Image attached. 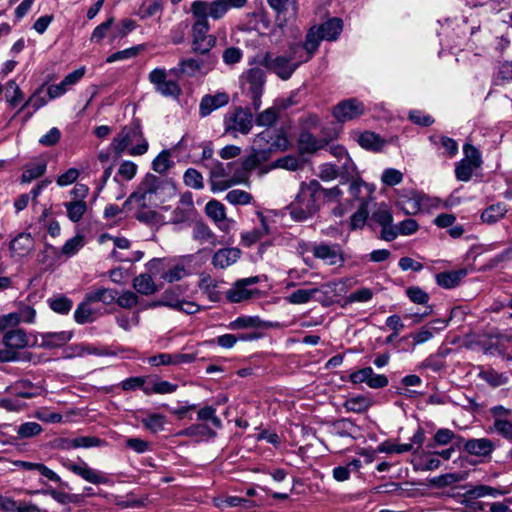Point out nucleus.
Instances as JSON below:
<instances>
[{
	"label": "nucleus",
	"instance_id": "1",
	"mask_svg": "<svg viewBox=\"0 0 512 512\" xmlns=\"http://www.w3.org/2000/svg\"><path fill=\"white\" fill-rule=\"evenodd\" d=\"M173 191V187L168 183L147 174L128 200L140 208H156L166 202Z\"/></svg>",
	"mask_w": 512,
	"mask_h": 512
},
{
	"label": "nucleus",
	"instance_id": "2",
	"mask_svg": "<svg viewBox=\"0 0 512 512\" xmlns=\"http://www.w3.org/2000/svg\"><path fill=\"white\" fill-rule=\"evenodd\" d=\"M322 187L317 180L302 183L295 200L289 205L290 216L295 221H305L319 210Z\"/></svg>",
	"mask_w": 512,
	"mask_h": 512
},
{
	"label": "nucleus",
	"instance_id": "3",
	"mask_svg": "<svg viewBox=\"0 0 512 512\" xmlns=\"http://www.w3.org/2000/svg\"><path fill=\"white\" fill-rule=\"evenodd\" d=\"M148 148V141L144 137L138 123H131L124 126L110 144V149L117 157L123 154L141 156L148 151Z\"/></svg>",
	"mask_w": 512,
	"mask_h": 512
},
{
	"label": "nucleus",
	"instance_id": "4",
	"mask_svg": "<svg viewBox=\"0 0 512 512\" xmlns=\"http://www.w3.org/2000/svg\"><path fill=\"white\" fill-rule=\"evenodd\" d=\"M257 63L275 73L282 80H288L299 65L300 56L292 53V46H290L288 52L282 55H273L271 53H265L264 55L258 56Z\"/></svg>",
	"mask_w": 512,
	"mask_h": 512
},
{
	"label": "nucleus",
	"instance_id": "5",
	"mask_svg": "<svg viewBox=\"0 0 512 512\" xmlns=\"http://www.w3.org/2000/svg\"><path fill=\"white\" fill-rule=\"evenodd\" d=\"M223 123L225 133L233 137L247 135L253 127V116L248 109L236 107L225 114Z\"/></svg>",
	"mask_w": 512,
	"mask_h": 512
},
{
	"label": "nucleus",
	"instance_id": "6",
	"mask_svg": "<svg viewBox=\"0 0 512 512\" xmlns=\"http://www.w3.org/2000/svg\"><path fill=\"white\" fill-rule=\"evenodd\" d=\"M2 344L5 349H0V362H15L20 360L18 351L29 345V339L24 330L11 329L3 335Z\"/></svg>",
	"mask_w": 512,
	"mask_h": 512
},
{
	"label": "nucleus",
	"instance_id": "7",
	"mask_svg": "<svg viewBox=\"0 0 512 512\" xmlns=\"http://www.w3.org/2000/svg\"><path fill=\"white\" fill-rule=\"evenodd\" d=\"M241 78L243 87L247 90L252 100L253 108L255 110L259 109L265 84L264 70L259 66L252 67L245 71Z\"/></svg>",
	"mask_w": 512,
	"mask_h": 512
},
{
	"label": "nucleus",
	"instance_id": "8",
	"mask_svg": "<svg viewBox=\"0 0 512 512\" xmlns=\"http://www.w3.org/2000/svg\"><path fill=\"white\" fill-rule=\"evenodd\" d=\"M190 11L193 19L209 21L220 20L229 11L226 0H214L212 2L196 0L192 2Z\"/></svg>",
	"mask_w": 512,
	"mask_h": 512
},
{
	"label": "nucleus",
	"instance_id": "9",
	"mask_svg": "<svg viewBox=\"0 0 512 512\" xmlns=\"http://www.w3.org/2000/svg\"><path fill=\"white\" fill-rule=\"evenodd\" d=\"M210 29L209 21L193 19L191 30L194 51L205 54L216 45L217 39L214 35L209 34Z\"/></svg>",
	"mask_w": 512,
	"mask_h": 512
},
{
	"label": "nucleus",
	"instance_id": "10",
	"mask_svg": "<svg viewBox=\"0 0 512 512\" xmlns=\"http://www.w3.org/2000/svg\"><path fill=\"white\" fill-rule=\"evenodd\" d=\"M429 198L413 189H401L397 191V205L407 215H415L427 206Z\"/></svg>",
	"mask_w": 512,
	"mask_h": 512
},
{
	"label": "nucleus",
	"instance_id": "11",
	"mask_svg": "<svg viewBox=\"0 0 512 512\" xmlns=\"http://www.w3.org/2000/svg\"><path fill=\"white\" fill-rule=\"evenodd\" d=\"M147 269L154 275L169 283L183 279L188 273L183 263H176L172 266L166 264L163 259H153L147 264Z\"/></svg>",
	"mask_w": 512,
	"mask_h": 512
},
{
	"label": "nucleus",
	"instance_id": "12",
	"mask_svg": "<svg viewBox=\"0 0 512 512\" xmlns=\"http://www.w3.org/2000/svg\"><path fill=\"white\" fill-rule=\"evenodd\" d=\"M62 465L89 483L95 485L109 483V478L105 473L89 467V465L83 460L73 462L69 459H66L62 461Z\"/></svg>",
	"mask_w": 512,
	"mask_h": 512
},
{
	"label": "nucleus",
	"instance_id": "13",
	"mask_svg": "<svg viewBox=\"0 0 512 512\" xmlns=\"http://www.w3.org/2000/svg\"><path fill=\"white\" fill-rule=\"evenodd\" d=\"M364 112V104L355 98L343 100L333 108V116L340 123L355 120Z\"/></svg>",
	"mask_w": 512,
	"mask_h": 512
},
{
	"label": "nucleus",
	"instance_id": "14",
	"mask_svg": "<svg viewBox=\"0 0 512 512\" xmlns=\"http://www.w3.org/2000/svg\"><path fill=\"white\" fill-rule=\"evenodd\" d=\"M425 440V434L422 428H418L410 439L409 443L396 444L391 441H384L377 447V452L386 454H402L412 451L418 447L421 448Z\"/></svg>",
	"mask_w": 512,
	"mask_h": 512
},
{
	"label": "nucleus",
	"instance_id": "15",
	"mask_svg": "<svg viewBox=\"0 0 512 512\" xmlns=\"http://www.w3.org/2000/svg\"><path fill=\"white\" fill-rule=\"evenodd\" d=\"M313 256L325 265L342 266L345 262L343 251L338 244L320 243L313 247Z\"/></svg>",
	"mask_w": 512,
	"mask_h": 512
},
{
	"label": "nucleus",
	"instance_id": "16",
	"mask_svg": "<svg viewBox=\"0 0 512 512\" xmlns=\"http://www.w3.org/2000/svg\"><path fill=\"white\" fill-rule=\"evenodd\" d=\"M205 213L222 232L229 233L235 226V221L227 217L225 206L217 200H210L205 205Z\"/></svg>",
	"mask_w": 512,
	"mask_h": 512
},
{
	"label": "nucleus",
	"instance_id": "17",
	"mask_svg": "<svg viewBox=\"0 0 512 512\" xmlns=\"http://www.w3.org/2000/svg\"><path fill=\"white\" fill-rule=\"evenodd\" d=\"M322 40L323 38L320 35V32L318 31L316 26H313L308 31L303 45H291L292 53L294 55L298 54L300 56V62H307L312 58L314 53L317 51Z\"/></svg>",
	"mask_w": 512,
	"mask_h": 512
},
{
	"label": "nucleus",
	"instance_id": "18",
	"mask_svg": "<svg viewBox=\"0 0 512 512\" xmlns=\"http://www.w3.org/2000/svg\"><path fill=\"white\" fill-rule=\"evenodd\" d=\"M353 384L365 383L369 388L381 389L388 385L389 380L384 374H376L371 367H364L349 375Z\"/></svg>",
	"mask_w": 512,
	"mask_h": 512
},
{
	"label": "nucleus",
	"instance_id": "19",
	"mask_svg": "<svg viewBox=\"0 0 512 512\" xmlns=\"http://www.w3.org/2000/svg\"><path fill=\"white\" fill-rule=\"evenodd\" d=\"M337 286L338 284L336 282H329L323 284L319 288L298 289L287 296L286 301L294 305L306 304L315 296L316 293L320 292L323 295L328 296L336 289Z\"/></svg>",
	"mask_w": 512,
	"mask_h": 512
},
{
	"label": "nucleus",
	"instance_id": "20",
	"mask_svg": "<svg viewBox=\"0 0 512 512\" xmlns=\"http://www.w3.org/2000/svg\"><path fill=\"white\" fill-rule=\"evenodd\" d=\"M72 338L69 331L39 333L35 336L32 346L44 349L59 348L67 344Z\"/></svg>",
	"mask_w": 512,
	"mask_h": 512
},
{
	"label": "nucleus",
	"instance_id": "21",
	"mask_svg": "<svg viewBox=\"0 0 512 512\" xmlns=\"http://www.w3.org/2000/svg\"><path fill=\"white\" fill-rule=\"evenodd\" d=\"M372 220L381 226V238L383 240L393 241L395 239L393 215L386 205H380L372 213Z\"/></svg>",
	"mask_w": 512,
	"mask_h": 512
},
{
	"label": "nucleus",
	"instance_id": "22",
	"mask_svg": "<svg viewBox=\"0 0 512 512\" xmlns=\"http://www.w3.org/2000/svg\"><path fill=\"white\" fill-rule=\"evenodd\" d=\"M150 82L156 90L164 96H174L178 93V85L173 80L167 79V72L163 68H155L149 74Z\"/></svg>",
	"mask_w": 512,
	"mask_h": 512
},
{
	"label": "nucleus",
	"instance_id": "23",
	"mask_svg": "<svg viewBox=\"0 0 512 512\" xmlns=\"http://www.w3.org/2000/svg\"><path fill=\"white\" fill-rule=\"evenodd\" d=\"M476 27L469 26L466 18L456 17L454 20L446 19L442 26V33L450 38H463L469 33L471 36L475 33Z\"/></svg>",
	"mask_w": 512,
	"mask_h": 512
},
{
	"label": "nucleus",
	"instance_id": "24",
	"mask_svg": "<svg viewBox=\"0 0 512 512\" xmlns=\"http://www.w3.org/2000/svg\"><path fill=\"white\" fill-rule=\"evenodd\" d=\"M229 102V95L226 92H217L213 95L207 94L202 97L199 105L201 117L210 115L214 110L224 107Z\"/></svg>",
	"mask_w": 512,
	"mask_h": 512
},
{
	"label": "nucleus",
	"instance_id": "25",
	"mask_svg": "<svg viewBox=\"0 0 512 512\" xmlns=\"http://www.w3.org/2000/svg\"><path fill=\"white\" fill-rule=\"evenodd\" d=\"M354 141H356L363 149L371 150L374 152L380 151L385 145V140L379 135L371 131L358 132L354 131L351 134Z\"/></svg>",
	"mask_w": 512,
	"mask_h": 512
},
{
	"label": "nucleus",
	"instance_id": "26",
	"mask_svg": "<svg viewBox=\"0 0 512 512\" xmlns=\"http://www.w3.org/2000/svg\"><path fill=\"white\" fill-rule=\"evenodd\" d=\"M241 250L236 247L222 248L216 251L212 257V264L215 268L225 269L238 261Z\"/></svg>",
	"mask_w": 512,
	"mask_h": 512
},
{
	"label": "nucleus",
	"instance_id": "27",
	"mask_svg": "<svg viewBox=\"0 0 512 512\" xmlns=\"http://www.w3.org/2000/svg\"><path fill=\"white\" fill-rule=\"evenodd\" d=\"M464 450L474 456H489L495 449V444L488 438L469 439L464 443Z\"/></svg>",
	"mask_w": 512,
	"mask_h": 512
},
{
	"label": "nucleus",
	"instance_id": "28",
	"mask_svg": "<svg viewBox=\"0 0 512 512\" xmlns=\"http://www.w3.org/2000/svg\"><path fill=\"white\" fill-rule=\"evenodd\" d=\"M34 247V239L30 233H19L11 240L9 248L12 256H25L29 254Z\"/></svg>",
	"mask_w": 512,
	"mask_h": 512
},
{
	"label": "nucleus",
	"instance_id": "29",
	"mask_svg": "<svg viewBox=\"0 0 512 512\" xmlns=\"http://www.w3.org/2000/svg\"><path fill=\"white\" fill-rule=\"evenodd\" d=\"M149 273H144L136 276L133 280V288L142 295H153L158 291V287L155 284L153 277L157 275L152 274L149 270Z\"/></svg>",
	"mask_w": 512,
	"mask_h": 512
},
{
	"label": "nucleus",
	"instance_id": "30",
	"mask_svg": "<svg viewBox=\"0 0 512 512\" xmlns=\"http://www.w3.org/2000/svg\"><path fill=\"white\" fill-rule=\"evenodd\" d=\"M466 275V269L442 272L436 275V282L442 288L451 289L458 286Z\"/></svg>",
	"mask_w": 512,
	"mask_h": 512
},
{
	"label": "nucleus",
	"instance_id": "31",
	"mask_svg": "<svg viewBox=\"0 0 512 512\" xmlns=\"http://www.w3.org/2000/svg\"><path fill=\"white\" fill-rule=\"evenodd\" d=\"M168 306L175 310L183 311L186 314H195L200 311V306L194 302L186 300H175V301H154L147 305V308H154L158 306Z\"/></svg>",
	"mask_w": 512,
	"mask_h": 512
},
{
	"label": "nucleus",
	"instance_id": "32",
	"mask_svg": "<svg viewBox=\"0 0 512 512\" xmlns=\"http://www.w3.org/2000/svg\"><path fill=\"white\" fill-rule=\"evenodd\" d=\"M323 40L333 41L338 38L343 29L342 20L339 18H332L320 26H316Z\"/></svg>",
	"mask_w": 512,
	"mask_h": 512
},
{
	"label": "nucleus",
	"instance_id": "33",
	"mask_svg": "<svg viewBox=\"0 0 512 512\" xmlns=\"http://www.w3.org/2000/svg\"><path fill=\"white\" fill-rule=\"evenodd\" d=\"M349 193L352 199L358 200L360 203L367 200L370 204L373 201V189L362 180H353L349 187Z\"/></svg>",
	"mask_w": 512,
	"mask_h": 512
},
{
	"label": "nucleus",
	"instance_id": "34",
	"mask_svg": "<svg viewBox=\"0 0 512 512\" xmlns=\"http://www.w3.org/2000/svg\"><path fill=\"white\" fill-rule=\"evenodd\" d=\"M192 238L195 241H198L200 244H206V243L211 244V245L217 244V236L210 229V227L203 222H197L193 226Z\"/></svg>",
	"mask_w": 512,
	"mask_h": 512
},
{
	"label": "nucleus",
	"instance_id": "35",
	"mask_svg": "<svg viewBox=\"0 0 512 512\" xmlns=\"http://www.w3.org/2000/svg\"><path fill=\"white\" fill-rule=\"evenodd\" d=\"M178 388L177 384H173L169 381L160 380V379H152L148 381L147 385L144 387V393L146 395L151 394H171L175 392Z\"/></svg>",
	"mask_w": 512,
	"mask_h": 512
},
{
	"label": "nucleus",
	"instance_id": "36",
	"mask_svg": "<svg viewBox=\"0 0 512 512\" xmlns=\"http://www.w3.org/2000/svg\"><path fill=\"white\" fill-rule=\"evenodd\" d=\"M66 210V216L73 223H78L82 220L88 210L87 202L81 201H67L63 203Z\"/></svg>",
	"mask_w": 512,
	"mask_h": 512
},
{
	"label": "nucleus",
	"instance_id": "37",
	"mask_svg": "<svg viewBox=\"0 0 512 512\" xmlns=\"http://www.w3.org/2000/svg\"><path fill=\"white\" fill-rule=\"evenodd\" d=\"M421 448H416L414 450V455L416 458L419 459V461L415 464L417 469L423 470V471H432L437 468H439L441 462L438 457L430 455L427 452H424L423 450H420Z\"/></svg>",
	"mask_w": 512,
	"mask_h": 512
},
{
	"label": "nucleus",
	"instance_id": "38",
	"mask_svg": "<svg viewBox=\"0 0 512 512\" xmlns=\"http://www.w3.org/2000/svg\"><path fill=\"white\" fill-rule=\"evenodd\" d=\"M324 143L308 132L300 134L298 139V148L300 153H314L323 147Z\"/></svg>",
	"mask_w": 512,
	"mask_h": 512
},
{
	"label": "nucleus",
	"instance_id": "39",
	"mask_svg": "<svg viewBox=\"0 0 512 512\" xmlns=\"http://www.w3.org/2000/svg\"><path fill=\"white\" fill-rule=\"evenodd\" d=\"M257 290L249 289L241 280H239L228 292L227 298L233 303H239L250 299Z\"/></svg>",
	"mask_w": 512,
	"mask_h": 512
},
{
	"label": "nucleus",
	"instance_id": "40",
	"mask_svg": "<svg viewBox=\"0 0 512 512\" xmlns=\"http://www.w3.org/2000/svg\"><path fill=\"white\" fill-rule=\"evenodd\" d=\"M507 491L500 488L491 487L488 485H476L467 490L466 494L470 498H482V497H492L497 498L501 495L506 494Z\"/></svg>",
	"mask_w": 512,
	"mask_h": 512
},
{
	"label": "nucleus",
	"instance_id": "41",
	"mask_svg": "<svg viewBox=\"0 0 512 512\" xmlns=\"http://www.w3.org/2000/svg\"><path fill=\"white\" fill-rule=\"evenodd\" d=\"M507 213V207L504 203H496L487 207L481 214L483 222L493 224L499 221Z\"/></svg>",
	"mask_w": 512,
	"mask_h": 512
},
{
	"label": "nucleus",
	"instance_id": "42",
	"mask_svg": "<svg viewBox=\"0 0 512 512\" xmlns=\"http://www.w3.org/2000/svg\"><path fill=\"white\" fill-rule=\"evenodd\" d=\"M199 288L211 302H218L220 300L221 295L218 290V282L210 276H204L200 279Z\"/></svg>",
	"mask_w": 512,
	"mask_h": 512
},
{
	"label": "nucleus",
	"instance_id": "43",
	"mask_svg": "<svg viewBox=\"0 0 512 512\" xmlns=\"http://www.w3.org/2000/svg\"><path fill=\"white\" fill-rule=\"evenodd\" d=\"M263 324L262 320L257 316H241L228 324L230 330H239L246 328H258Z\"/></svg>",
	"mask_w": 512,
	"mask_h": 512
},
{
	"label": "nucleus",
	"instance_id": "44",
	"mask_svg": "<svg viewBox=\"0 0 512 512\" xmlns=\"http://www.w3.org/2000/svg\"><path fill=\"white\" fill-rule=\"evenodd\" d=\"M85 245V237L77 234L73 238L67 240L62 246L61 254L66 258H70L77 254Z\"/></svg>",
	"mask_w": 512,
	"mask_h": 512
},
{
	"label": "nucleus",
	"instance_id": "45",
	"mask_svg": "<svg viewBox=\"0 0 512 512\" xmlns=\"http://www.w3.org/2000/svg\"><path fill=\"white\" fill-rule=\"evenodd\" d=\"M262 224V230H252L241 235V240L246 246H251L258 240H260L264 235L269 233L268 226L266 224L265 217L262 213H258Z\"/></svg>",
	"mask_w": 512,
	"mask_h": 512
},
{
	"label": "nucleus",
	"instance_id": "46",
	"mask_svg": "<svg viewBox=\"0 0 512 512\" xmlns=\"http://www.w3.org/2000/svg\"><path fill=\"white\" fill-rule=\"evenodd\" d=\"M237 183L238 180L230 176L228 173L218 176L215 175L213 178H210L211 191L214 193L225 191Z\"/></svg>",
	"mask_w": 512,
	"mask_h": 512
},
{
	"label": "nucleus",
	"instance_id": "47",
	"mask_svg": "<svg viewBox=\"0 0 512 512\" xmlns=\"http://www.w3.org/2000/svg\"><path fill=\"white\" fill-rule=\"evenodd\" d=\"M142 424L153 433H157L164 429L166 417L162 414L150 413L142 419Z\"/></svg>",
	"mask_w": 512,
	"mask_h": 512
},
{
	"label": "nucleus",
	"instance_id": "48",
	"mask_svg": "<svg viewBox=\"0 0 512 512\" xmlns=\"http://www.w3.org/2000/svg\"><path fill=\"white\" fill-rule=\"evenodd\" d=\"M369 204L368 201L365 200L359 204L357 211L351 216L350 225L352 229L362 228L369 215Z\"/></svg>",
	"mask_w": 512,
	"mask_h": 512
},
{
	"label": "nucleus",
	"instance_id": "49",
	"mask_svg": "<svg viewBox=\"0 0 512 512\" xmlns=\"http://www.w3.org/2000/svg\"><path fill=\"white\" fill-rule=\"evenodd\" d=\"M371 406L370 400L365 396H357V397H351L347 399L344 403V407L347 411L355 412V413H361Z\"/></svg>",
	"mask_w": 512,
	"mask_h": 512
},
{
	"label": "nucleus",
	"instance_id": "50",
	"mask_svg": "<svg viewBox=\"0 0 512 512\" xmlns=\"http://www.w3.org/2000/svg\"><path fill=\"white\" fill-rule=\"evenodd\" d=\"M49 307L56 313L67 314L73 306V302L66 296H56L48 299Z\"/></svg>",
	"mask_w": 512,
	"mask_h": 512
},
{
	"label": "nucleus",
	"instance_id": "51",
	"mask_svg": "<svg viewBox=\"0 0 512 512\" xmlns=\"http://www.w3.org/2000/svg\"><path fill=\"white\" fill-rule=\"evenodd\" d=\"M172 163L171 153L168 150H163L152 161V169L163 174L172 166Z\"/></svg>",
	"mask_w": 512,
	"mask_h": 512
},
{
	"label": "nucleus",
	"instance_id": "52",
	"mask_svg": "<svg viewBox=\"0 0 512 512\" xmlns=\"http://www.w3.org/2000/svg\"><path fill=\"white\" fill-rule=\"evenodd\" d=\"M225 200L232 205H248L252 202L253 197L244 190L234 189L226 194Z\"/></svg>",
	"mask_w": 512,
	"mask_h": 512
},
{
	"label": "nucleus",
	"instance_id": "53",
	"mask_svg": "<svg viewBox=\"0 0 512 512\" xmlns=\"http://www.w3.org/2000/svg\"><path fill=\"white\" fill-rule=\"evenodd\" d=\"M480 377L493 387L505 385L508 382V377L504 373H498L493 369H488L480 373Z\"/></svg>",
	"mask_w": 512,
	"mask_h": 512
},
{
	"label": "nucleus",
	"instance_id": "54",
	"mask_svg": "<svg viewBox=\"0 0 512 512\" xmlns=\"http://www.w3.org/2000/svg\"><path fill=\"white\" fill-rule=\"evenodd\" d=\"M43 429L40 424L36 422H25L19 425L16 429L17 435L21 439L32 438L40 433Z\"/></svg>",
	"mask_w": 512,
	"mask_h": 512
},
{
	"label": "nucleus",
	"instance_id": "55",
	"mask_svg": "<svg viewBox=\"0 0 512 512\" xmlns=\"http://www.w3.org/2000/svg\"><path fill=\"white\" fill-rule=\"evenodd\" d=\"M419 225L416 220L408 218L397 225H394L395 239L399 236H409L418 231Z\"/></svg>",
	"mask_w": 512,
	"mask_h": 512
},
{
	"label": "nucleus",
	"instance_id": "56",
	"mask_svg": "<svg viewBox=\"0 0 512 512\" xmlns=\"http://www.w3.org/2000/svg\"><path fill=\"white\" fill-rule=\"evenodd\" d=\"M480 166L473 164L469 161L461 160L455 169V174L458 180L468 181L472 177L474 171Z\"/></svg>",
	"mask_w": 512,
	"mask_h": 512
},
{
	"label": "nucleus",
	"instance_id": "57",
	"mask_svg": "<svg viewBox=\"0 0 512 512\" xmlns=\"http://www.w3.org/2000/svg\"><path fill=\"white\" fill-rule=\"evenodd\" d=\"M163 9V5L160 1L143 2L138 10V16L141 19H147L160 13Z\"/></svg>",
	"mask_w": 512,
	"mask_h": 512
},
{
	"label": "nucleus",
	"instance_id": "58",
	"mask_svg": "<svg viewBox=\"0 0 512 512\" xmlns=\"http://www.w3.org/2000/svg\"><path fill=\"white\" fill-rule=\"evenodd\" d=\"M279 110L276 107H270L259 113L256 117V124L258 126H271L278 118Z\"/></svg>",
	"mask_w": 512,
	"mask_h": 512
},
{
	"label": "nucleus",
	"instance_id": "59",
	"mask_svg": "<svg viewBox=\"0 0 512 512\" xmlns=\"http://www.w3.org/2000/svg\"><path fill=\"white\" fill-rule=\"evenodd\" d=\"M89 302L84 301L78 305L74 312L75 321L79 324H84L93 321V311L89 306Z\"/></svg>",
	"mask_w": 512,
	"mask_h": 512
},
{
	"label": "nucleus",
	"instance_id": "60",
	"mask_svg": "<svg viewBox=\"0 0 512 512\" xmlns=\"http://www.w3.org/2000/svg\"><path fill=\"white\" fill-rule=\"evenodd\" d=\"M403 173L395 168H387L381 175V182L386 186H396L403 181Z\"/></svg>",
	"mask_w": 512,
	"mask_h": 512
},
{
	"label": "nucleus",
	"instance_id": "61",
	"mask_svg": "<svg viewBox=\"0 0 512 512\" xmlns=\"http://www.w3.org/2000/svg\"><path fill=\"white\" fill-rule=\"evenodd\" d=\"M6 99L11 106H16L23 100V93L14 80H10L6 85Z\"/></svg>",
	"mask_w": 512,
	"mask_h": 512
},
{
	"label": "nucleus",
	"instance_id": "62",
	"mask_svg": "<svg viewBox=\"0 0 512 512\" xmlns=\"http://www.w3.org/2000/svg\"><path fill=\"white\" fill-rule=\"evenodd\" d=\"M33 417L46 423H59L62 421V415L58 412H54L48 408H38Z\"/></svg>",
	"mask_w": 512,
	"mask_h": 512
},
{
	"label": "nucleus",
	"instance_id": "63",
	"mask_svg": "<svg viewBox=\"0 0 512 512\" xmlns=\"http://www.w3.org/2000/svg\"><path fill=\"white\" fill-rule=\"evenodd\" d=\"M317 175L321 180L328 182L336 179L340 174L336 165L324 163L318 167Z\"/></svg>",
	"mask_w": 512,
	"mask_h": 512
},
{
	"label": "nucleus",
	"instance_id": "64",
	"mask_svg": "<svg viewBox=\"0 0 512 512\" xmlns=\"http://www.w3.org/2000/svg\"><path fill=\"white\" fill-rule=\"evenodd\" d=\"M494 430L502 437L512 440V422L506 418H496L493 422Z\"/></svg>",
	"mask_w": 512,
	"mask_h": 512
}]
</instances>
